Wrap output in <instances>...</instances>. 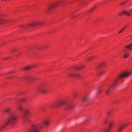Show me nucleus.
Returning a JSON list of instances; mask_svg holds the SVG:
<instances>
[{"label": "nucleus", "instance_id": "f257e3e1", "mask_svg": "<svg viewBox=\"0 0 132 132\" xmlns=\"http://www.w3.org/2000/svg\"><path fill=\"white\" fill-rule=\"evenodd\" d=\"M50 122V121L49 120H45L42 122L33 125L28 132H38L43 127L48 126Z\"/></svg>", "mask_w": 132, "mask_h": 132}, {"label": "nucleus", "instance_id": "f03ea898", "mask_svg": "<svg viewBox=\"0 0 132 132\" xmlns=\"http://www.w3.org/2000/svg\"><path fill=\"white\" fill-rule=\"evenodd\" d=\"M16 119V116L15 114L12 113L10 114L7 118V119L5 120L4 121V123L2 126V127H4L10 123H12L14 124Z\"/></svg>", "mask_w": 132, "mask_h": 132}, {"label": "nucleus", "instance_id": "7ed1b4c3", "mask_svg": "<svg viewBox=\"0 0 132 132\" xmlns=\"http://www.w3.org/2000/svg\"><path fill=\"white\" fill-rule=\"evenodd\" d=\"M118 84V79H115L112 84H110L105 91V94L109 96L111 94L112 91Z\"/></svg>", "mask_w": 132, "mask_h": 132}, {"label": "nucleus", "instance_id": "20e7f679", "mask_svg": "<svg viewBox=\"0 0 132 132\" xmlns=\"http://www.w3.org/2000/svg\"><path fill=\"white\" fill-rule=\"evenodd\" d=\"M126 15L128 16H130L132 15V8L129 10H125L121 12L118 13L119 16Z\"/></svg>", "mask_w": 132, "mask_h": 132}, {"label": "nucleus", "instance_id": "39448f33", "mask_svg": "<svg viewBox=\"0 0 132 132\" xmlns=\"http://www.w3.org/2000/svg\"><path fill=\"white\" fill-rule=\"evenodd\" d=\"M48 88V85L46 84H44L42 85L38 88V90L39 92L44 93L46 92Z\"/></svg>", "mask_w": 132, "mask_h": 132}, {"label": "nucleus", "instance_id": "423d86ee", "mask_svg": "<svg viewBox=\"0 0 132 132\" xmlns=\"http://www.w3.org/2000/svg\"><path fill=\"white\" fill-rule=\"evenodd\" d=\"M132 73L129 71L124 72L120 75L118 78L116 79H118V81L119 79H121L125 77H127L131 74Z\"/></svg>", "mask_w": 132, "mask_h": 132}, {"label": "nucleus", "instance_id": "0eeeda50", "mask_svg": "<svg viewBox=\"0 0 132 132\" xmlns=\"http://www.w3.org/2000/svg\"><path fill=\"white\" fill-rule=\"evenodd\" d=\"M41 24V21L39 20H38L29 23L28 25L27 26L29 27H32L33 26H39Z\"/></svg>", "mask_w": 132, "mask_h": 132}, {"label": "nucleus", "instance_id": "6e6552de", "mask_svg": "<svg viewBox=\"0 0 132 132\" xmlns=\"http://www.w3.org/2000/svg\"><path fill=\"white\" fill-rule=\"evenodd\" d=\"M23 79L28 81L36 80L38 79L37 77L35 76H32L31 75H28L25 76Z\"/></svg>", "mask_w": 132, "mask_h": 132}, {"label": "nucleus", "instance_id": "1a4fd4ad", "mask_svg": "<svg viewBox=\"0 0 132 132\" xmlns=\"http://www.w3.org/2000/svg\"><path fill=\"white\" fill-rule=\"evenodd\" d=\"M62 1H59L54 3L49 7V9L51 10L59 6L62 3Z\"/></svg>", "mask_w": 132, "mask_h": 132}, {"label": "nucleus", "instance_id": "9d476101", "mask_svg": "<svg viewBox=\"0 0 132 132\" xmlns=\"http://www.w3.org/2000/svg\"><path fill=\"white\" fill-rule=\"evenodd\" d=\"M128 125L127 123H125L123 124L120 125L119 126L118 129V132H121L124 129V128L126 127Z\"/></svg>", "mask_w": 132, "mask_h": 132}, {"label": "nucleus", "instance_id": "9b49d317", "mask_svg": "<svg viewBox=\"0 0 132 132\" xmlns=\"http://www.w3.org/2000/svg\"><path fill=\"white\" fill-rule=\"evenodd\" d=\"M113 125V122L111 121L110 124L109 125L108 127L105 130V132H110L111 130V129Z\"/></svg>", "mask_w": 132, "mask_h": 132}, {"label": "nucleus", "instance_id": "f8f14e48", "mask_svg": "<svg viewBox=\"0 0 132 132\" xmlns=\"http://www.w3.org/2000/svg\"><path fill=\"white\" fill-rule=\"evenodd\" d=\"M68 76L70 77L77 78H79L80 77V75L79 74L75 73H70L68 74Z\"/></svg>", "mask_w": 132, "mask_h": 132}, {"label": "nucleus", "instance_id": "ddd939ff", "mask_svg": "<svg viewBox=\"0 0 132 132\" xmlns=\"http://www.w3.org/2000/svg\"><path fill=\"white\" fill-rule=\"evenodd\" d=\"M132 50V43L126 46L124 49L123 51H125L127 50L131 51Z\"/></svg>", "mask_w": 132, "mask_h": 132}, {"label": "nucleus", "instance_id": "4468645a", "mask_svg": "<svg viewBox=\"0 0 132 132\" xmlns=\"http://www.w3.org/2000/svg\"><path fill=\"white\" fill-rule=\"evenodd\" d=\"M66 101L65 100H62L60 101L57 103V106L58 107L62 105L65 104Z\"/></svg>", "mask_w": 132, "mask_h": 132}, {"label": "nucleus", "instance_id": "2eb2a0df", "mask_svg": "<svg viewBox=\"0 0 132 132\" xmlns=\"http://www.w3.org/2000/svg\"><path fill=\"white\" fill-rule=\"evenodd\" d=\"M9 21L7 19H0V24L5 23L9 22Z\"/></svg>", "mask_w": 132, "mask_h": 132}, {"label": "nucleus", "instance_id": "dca6fc26", "mask_svg": "<svg viewBox=\"0 0 132 132\" xmlns=\"http://www.w3.org/2000/svg\"><path fill=\"white\" fill-rule=\"evenodd\" d=\"M105 66V62H103L99 65L97 67V69L101 68L102 67Z\"/></svg>", "mask_w": 132, "mask_h": 132}, {"label": "nucleus", "instance_id": "f3484780", "mask_svg": "<svg viewBox=\"0 0 132 132\" xmlns=\"http://www.w3.org/2000/svg\"><path fill=\"white\" fill-rule=\"evenodd\" d=\"M32 68V67L30 66H27L24 67L22 69V70H28Z\"/></svg>", "mask_w": 132, "mask_h": 132}, {"label": "nucleus", "instance_id": "a211bd4d", "mask_svg": "<svg viewBox=\"0 0 132 132\" xmlns=\"http://www.w3.org/2000/svg\"><path fill=\"white\" fill-rule=\"evenodd\" d=\"M96 58V55H94L93 56H90L89 57H88L87 59V60L88 61H89L91 60Z\"/></svg>", "mask_w": 132, "mask_h": 132}, {"label": "nucleus", "instance_id": "6ab92c4d", "mask_svg": "<svg viewBox=\"0 0 132 132\" xmlns=\"http://www.w3.org/2000/svg\"><path fill=\"white\" fill-rule=\"evenodd\" d=\"M129 55L130 54L129 53H126L124 54L123 56L124 58H127L129 56Z\"/></svg>", "mask_w": 132, "mask_h": 132}, {"label": "nucleus", "instance_id": "aec40b11", "mask_svg": "<svg viewBox=\"0 0 132 132\" xmlns=\"http://www.w3.org/2000/svg\"><path fill=\"white\" fill-rule=\"evenodd\" d=\"M73 106L72 104H69L68 105L67 107L66 108V110H69L72 108Z\"/></svg>", "mask_w": 132, "mask_h": 132}, {"label": "nucleus", "instance_id": "412c9836", "mask_svg": "<svg viewBox=\"0 0 132 132\" xmlns=\"http://www.w3.org/2000/svg\"><path fill=\"white\" fill-rule=\"evenodd\" d=\"M18 109L20 111H23V109L22 105H20L18 107Z\"/></svg>", "mask_w": 132, "mask_h": 132}, {"label": "nucleus", "instance_id": "4be33fe9", "mask_svg": "<svg viewBox=\"0 0 132 132\" xmlns=\"http://www.w3.org/2000/svg\"><path fill=\"white\" fill-rule=\"evenodd\" d=\"M106 72V71L105 70H103L101 71L99 73V74H103L105 73Z\"/></svg>", "mask_w": 132, "mask_h": 132}, {"label": "nucleus", "instance_id": "5701e85b", "mask_svg": "<svg viewBox=\"0 0 132 132\" xmlns=\"http://www.w3.org/2000/svg\"><path fill=\"white\" fill-rule=\"evenodd\" d=\"M11 109L9 108H7L5 109L4 110V111L6 113H8L10 111Z\"/></svg>", "mask_w": 132, "mask_h": 132}, {"label": "nucleus", "instance_id": "b1692460", "mask_svg": "<svg viewBox=\"0 0 132 132\" xmlns=\"http://www.w3.org/2000/svg\"><path fill=\"white\" fill-rule=\"evenodd\" d=\"M127 2V1L126 0L121 2L120 3V5H123L125 4Z\"/></svg>", "mask_w": 132, "mask_h": 132}, {"label": "nucleus", "instance_id": "393cba45", "mask_svg": "<svg viewBox=\"0 0 132 132\" xmlns=\"http://www.w3.org/2000/svg\"><path fill=\"white\" fill-rule=\"evenodd\" d=\"M29 113V111L28 110H27L24 113V116L25 115H27Z\"/></svg>", "mask_w": 132, "mask_h": 132}, {"label": "nucleus", "instance_id": "a878e982", "mask_svg": "<svg viewBox=\"0 0 132 132\" xmlns=\"http://www.w3.org/2000/svg\"><path fill=\"white\" fill-rule=\"evenodd\" d=\"M108 120L107 119H106L104 120L103 121V123L104 124H106L108 122Z\"/></svg>", "mask_w": 132, "mask_h": 132}, {"label": "nucleus", "instance_id": "bb28decb", "mask_svg": "<svg viewBox=\"0 0 132 132\" xmlns=\"http://www.w3.org/2000/svg\"><path fill=\"white\" fill-rule=\"evenodd\" d=\"M88 100L87 97H85L83 98V100L84 101H86Z\"/></svg>", "mask_w": 132, "mask_h": 132}, {"label": "nucleus", "instance_id": "cd10ccee", "mask_svg": "<svg viewBox=\"0 0 132 132\" xmlns=\"http://www.w3.org/2000/svg\"><path fill=\"white\" fill-rule=\"evenodd\" d=\"M84 67V66H80L78 69V70L81 69H82Z\"/></svg>", "mask_w": 132, "mask_h": 132}, {"label": "nucleus", "instance_id": "c85d7f7f", "mask_svg": "<svg viewBox=\"0 0 132 132\" xmlns=\"http://www.w3.org/2000/svg\"><path fill=\"white\" fill-rule=\"evenodd\" d=\"M102 91V89H99L98 92V93L99 94Z\"/></svg>", "mask_w": 132, "mask_h": 132}, {"label": "nucleus", "instance_id": "c756f323", "mask_svg": "<svg viewBox=\"0 0 132 132\" xmlns=\"http://www.w3.org/2000/svg\"><path fill=\"white\" fill-rule=\"evenodd\" d=\"M123 30L122 29H121L120 31H119L118 32V33L119 34H120L122 32Z\"/></svg>", "mask_w": 132, "mask_h": 132}, {"label": "nucleus", "instance_id": "7c9ffc66", "mask_svg": "<svg viewBox=\"0 0 132 132\" xmlns=\"http://www.w3.org/2000/svg\"><path fill=\"white\" fill-rule=\"evenodd\" d=\"M126 26H125L124 28H122V29L123 30L126 28Z\"/></svg>", "mask_w": 132, "mask_h": 132}, {"label": "nucleus", "instance_id": "2f4dec72", "mask_svg": "<svg viewBox=\"0 0 132 132\" xmlns=\"http://www.w3.org/2000/svg\"><path fill=\"white\" fill-rule=\"evenodd\" d=\"M2 2H3V1H4V0H2V1H1Z\"/></svg>", "mask_w": 132, "mask_h": 132}, {"label": "nucleus", "instance_id": "473e14b6", "mask_svg": "<svg viewBox=\"0 0 132 132\" xmlns=\"http://www.w3.org/2000/svg\"><path fill=\"white\" fill-rule=\"evenodd\" d=\"M2 2H3V1H4V0H2V1H1Z\"/></svg>", "mask_w": 132, "mask_h": 132}, {"label": "nucleus", "instance_id": "72a5a7b5", "mask_svg": "<svg viewBox=\"0 0 132 132\" xmlns=\"http://www.w3.org/2000/svg\"><path fill=\"white\" fill-rule=\"evenodd\" d=\"M7 0H4V1H7Z\"/></svg>", "mask_w": 132, "mask_h": 132}, {"label": "nucleus", "instance_id": "f704fd0d", "mask_svg": "<svg viewBox=\"0 0 132 132\" xmlns=\"http://www.w3.org/2000/svg\"><path fill=\"white\" fill-rule=\"evenodd\" d=\"M128 26V25H127V26Z\"/></svg>", "mask_w": 132, "mask_h": 132}]
</instances>
